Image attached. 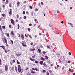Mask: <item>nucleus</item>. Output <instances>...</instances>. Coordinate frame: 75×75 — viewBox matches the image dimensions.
I'll use <instances>...</instances> for the list:
<instances>
[{
  "label": "nucleus",
  "mask_w": 75,
  "mask_h": 75,
  "mask_svg": "<svg viewBox=\"0 0 75 75\" xmlns=\"http://www.w3.org/2000/svg\"><path fill=\"white\" fill-rule=\"evenodd\" d=\"M45 59H48V57L47 56H45Z\"/></svg>",
  "instance_id": "5701e85b"
},
{
  "label": "nucleus",
  "mask_w": 75,
  "mask_h": 75,
  "mask_svg": "<svg viewBox=\"0 0 75 75\" xmlns=\"http://www.w3.org/2000/svg\"><path fill=\"white\" fill-rule=\"evenodd\" d=\"M30 45H33V42H31L30 43Z\"/></svg>",
  "instance_id": "052dcab7"
},
{
  "label": "nucleus",
  "mask_w": 75,
  "mask_h": 75,
  "mask_svg": "<svg viewBox=\"0 0 75 75\" xmlns=\"http://www.w3.org/2000/svg\"><path fill=\"white\" fill-rule=\"evenodd\" d=\"M10 40L11 41V42H12V44H13V40Z\"/></svg>",
  "instance_id": "b1692460"
},
{
  "label": "nucleus",
  "mask_w": 75,
  "mask_h": 75,
  "mask_svg": "<svg viewBox=\"0 0 75 75\" xmlns=\"http://www.w3.org/2000/svg\"><path fill=\"white\" fill-rule=\"evenodd\" d=\"M29 8H30L31 9H33V7L31 6H29Z\"/></svg>",
  "instance_id": "72a5a7b5"
},
{
  "label": "nucleus",
  "mask_w": 75,
  "mask_h": 75,
  "mask_svg": "<svg viewBox=\"0 0 75 75\" xmlns=\"http://www.w3.org/2000/svg\"><path fill=\"white\" fill-rule=\"evenodd\" d=\"M31 72L32 74H35V72H34V71L33 70L31 71Z\"/></svg>",
  "instance_id": "f3484780"
},
{
  "label": "nucleus",
  "mask_w": 75,
  "mask_h": 75,
  "mask_svg": "<svg viewBox=\"0 0 75 75\" xmlns=\"http://www.w3.org/2000/svg\"><path fill=\"white\" fill-rule=\"evenodd\" d=\"M9 7H11V4H9Z\"/></svg>",
  "instance_id": "2f4dec72"
},
{
  "label": "nucleus",
  "mask_w": 75,
  "mask_h": 75,
  "mask_svg": "<svg viewBox=\"0 0 75 75\" xmlns=\"http://www.w3.org/2000/svg\"><path fill=\"white\" fill-rule=\"evenodd\" d=\"M42 52H43V54H45V53H46V52H44V51H43Z\"/></svg>",
  "instance_id": "393cba45"
},
{
  "label": "nucleus",
  "mask_w": 75,
  "mask_h": 75,
  "mask_svg": "<svg viewBox=\"0 0 75 75\" xmlns=\"http://www.w3.org/2000/svg\"><path fill=\"white\" fill-rule=\"evenodd\" d=\"M49 72L51 73V72H52V71H51V70H49Z\"/></svg>",
  "instance_id": "09e8293b"
},
{
  "label": "nucleus",
  "mask_w": 75,
  "mask_h": 75,
  "mask_svg": "<svg viewBox=\"0 0 75 75\" xmlns=\"http://www.w3.org/2000/svg\"><path fill=\"white\" fill-rule=\"evenodd\" d=\"M47 75H50V73L48 72L47 73Z\"/></svg>",
  "instance_id": "79ce46f5"
},
{
  "label": "nucleus",
  "mask_w": 75,
  "mask_h": 75,
  "mask_svg": "<svg viewBox=\"0 0 75 75\" xmlns=\"http://www.w3.org/2000/svg\"><path fill=\"white\" fill-rule=\"evenodd\" d=\"M4 50L5 51V52H6V53H7V50L6 49H4Z\"/></svg>",
  "instance_id": "8fccbe9b"
},
{
  "label": "nucleus",
  "mask_w": 75,
  "mask_h": 75,
  "mask_svg": "<svg viewBox=\"0 0 75 75\" xmlns=\"http://www.w3.org/2000/svg\"><path fill=\"white\" fill-rule=\"evenodd\" d=\"M15 70L16 71V72H17V68H15Z\"/></svg>",
  "instance_id": "c756f323"
},
{
  "label": "nucleus",
  "mask_w": 75,
  "mask_h": 75,
  "mask_svg": "<svg viewBox=\"0 0 75 75\" xmlns=\"http://www.w3.org/2000/svg\"><path fill=\"white\" fill-rule=\"evenodd\" d=\"M12 62L13 63V64H14L15 62V60H13L12 61Z\"/></svg>",
  "instance_id": "4468645a"
},
{
  "label": "nucleus",
  "mask_w": 75,
  "mask_h": 75,
  "mask_svg": "<svg viewBox=\"0 0 75 75\" xmlns=\"http://www.w3.org/2000/svg\"><path fill=\"white\" fill-rule=\"evenodd\" d=\"M35 55H34V56H32V57L33 58H35Z\"/></svg>",
  "instance_id": "f704fd0d"
},
{
  "label": "nucleus",
  "mask_w": 75,
  "mask_h": 75,
  "mask_svg": "<svg viewBox=\"0 0 75 75\" xmlns=\"http://www.w3.org/2000/svg\"><path fill=\"white\" fill-rule=\"evenodd\" d=\"M2 17H5V14H2Z\"/></svg>",
  "instance_id": "a878e982"
},
{
  "label": "nucleus",
  "mask_w": 75,
  "mask_h": 75,
  "mask_svg": "<svg viewBox=\"0 0 75 75\" xmlns=\"http://www.w3.org/2000/svg\"><path fill=\"white\" fill-rule=\"evenodd\" d=\"M29 37L30 38H32V37H31V35H30Z\"/></svg>",
  "instance_id": "37998d69"
},
{
  "label": "nucleus",
  "mask_w": 75,
  "mask_h": 75,
  "mask_svg": "<svg viewBox=\"0 0 75 75\" xmlns=\"http://www.w3.org/2000/svg\"><path fill=\"white\" fill-rule=\"evenodd\" d=\"M21 55V54H16V55L17 57H18V56H20V55Z\"/></svg>",
  "instance_id": "aec40b11"
},
{
  "label": "nucleus",
  "mask_w": 75,
  "mask_h": 75,
  "mask_svg": "<svg viewBox=\"0 0 75 75\" xmlns=\"http://www.w3.org/2000/svg\"><path fill=\"white\" fill-rule=\"evenodd\" d=\"M35 63L36 64H38V61H35Z\"/></svg>",
  "instance_id": "58836bf2"
},
{
  "label": "nucleus",
  "mask_w": 75,
  "mask_h": 75,
  "mask_svg": "<svg viewBox=\"0 0 75 75\" xmlns=\"http://www.w3.org/2000/svg\"><path fill=\"white\" fill-rule=\"evenodd\" d=\"M36 11H37L38 10V9L37 8H36L35 9Z\"/></svg>",
  "instance_id": "c03bdc74"
},
{
  "label": "nucleus",
  "mask_w": 75,
  "mask_h": 75,
  "mask_svg": "<svg viewBox=\"0 0 75 75\" xmlns=\"http://www.w3.org/2000/svg\"><path fill=\"white\" fill-rule=\"evenodd\" d=\"M28 31L30 32L31 30V29H30V28H28Z\"/></svg>",
  "instance_id": "a211bd4d"
},
{
  "label": "nucleus",
  "mask_w": 75,
  "mask_h": 75,
  "mask_svg": "<svg viewBox=\"0 0 75 75\" xmlns=\"http://www.w3.org/2000/svg\"><path fill=\"white\" fill-rule=\"evenodd\" d=\"M69 55H71V53L70 52H69Z\"/></svg>",
  "instance_id": "6e6d98bb"
},
{
  "label": "nucleus",
  "mask_w": 75,
  "mask_h": 75,
  "mask_svg": "<svg viewBox=\"0 0 75 75\" xmlns=\"http://www.w3.org/2000/svg\"><path fill=\"white\" fill-rule=\"evenodd\" d=\"M34 50H35V48L32 49L31 50V51H34Z\"/></svg>",
  "instance_id": "bb28decb"
},
{
  "label": "nucleus",
  "mask_w": 75,
  "mask_h": 75,
  "mask_svg": "<svg viewBox=\"0 0 75 75\" xmlns=\"http://www.w3.org/2000/svg\"><path fill=\"white\" fill-rule=\"evenodd\" d=\"M8 0H6V2L5 3L6 4H7V3H8Z\"/></svg>",
  "instance_id": "dca6fc26"
},
{
  "label": "nucleus",
  "mask_w": 75,
  "mask_h": 75,
  "mask_svg": "<svg viewBox=\"0 0 75 75\" xmlns=\"http://www.w3.org/2000/svg\"><path fill=\"white\" fill-rule=\"evenodd\" d=\"M25 41H22V45H23V47H26V46H27V45H24V43H25Z\"/></svg>",
  "instance_id": "39448f33"
},
{
  "label": "nucleus",
  "mask_w": 75,
  "mask_h": 75,
  "mask_svg": "<svg viewBox=\"0 0 75 75\" xmlns=\"http://www.w3.org/2000/svg\"><path fill=\"white\" fill-rule=\"evenodd\" d=\"M73 75H75V73H73Z\"/></svg>",
  "instance_id": "774afa93"
},
{
  "label": "nucleus",
  "mask_w": 75,
  "mask_h": 75,
  "mask_svg": "<svg viewBox=\"0 0 75 75\" xmlns=\"http://www.w3.org/2000/svg\"><path fill=\"white\" fill-rule=\"evenodd\" d=\"M35 70H36V71H38V69H37L36 68H35Z\"/></svg>",
  "instance_id": "a19ab883"
},
{
  "label": "nucleus",
  "mask_w": 75,
  "mask_h": 75,
  "mask_svg": "<svg viewBox=\"0 0 75 75\" xmlns=\"http://www.w3.org/2000/svg\"><path fill=\"white\" fill-rule=\"evenodd\" d=\"M21 38L22 39V40H23L24 38V36H23V34H22L21 35Z\"/></svg>",
  "instance_id": "0eeeda50"
},
{
  "label": "nucleus",
  "mask_w": 75,
  "mask_h": 75,
  "mask_svg": "<svg viewBox=\"0 0 75 75\" xmlns=\"http://www.w3.org/2000/svg\"><path fill=\"white\" fill-rule=\"evenodd\" d=\"M70 26L71 27H74V25H73V24H72L71 23H70Z\"/></svg>",
  "instance_id": "ddd939ff"
},
{
  "label": "nucleus",
  "mask_w": 75,
  "mask_h": 75,
  "mask_svg": "<svg viewBox=\"0 0 75 75\" xmlns=\"http://www.w3.org/2000/svg\"><path fill=\"white\" fill-rule=\"evenodd\" d=\"M33 14H34V12H31V15H33Z\"/></svg>",
  "instance_id": "ea45409f"
},
{
  "label": "nucleus",
  "mask_w": 75,
  "mask_h": 75,
  "mask_svg": "<svg viewBox=\"0 0 75 75\" xmlns=\"http://www.w3.org/2000/svg\"><path fill=\"white\" fill-rule=\"evenodd\" d=\"M26 75H30V74H29V73H27Z\"/></svg>",
  "instance_id": "3c124183"
},
{
  "label": "nucleus",
  "mask_w": 75,
  "mask_h": 75,
  "mask_svg": "<svg viewBox=\"0 0 75 75\" xmlns=\"http://www.w3.org/2000/svg\"><path fill=\"white\" fill-rule=\"evenodd\" d=\"M26 1H25L23 3L24 4V3H26Z\"/></svg>",
  "instance_id": "680f3d73"
},
{
  "label": "nucleus",
  "mask_w": 75,
  "mask_h": 75,
  "mask_svg": "<svg viewBox=\"0 0 75 75\" xmlns=\"http://www.w3.org/2000/svg\"><path fill=\"white\" fill-rule=\"evenodd\" d=\"M1 59H0V65H1Z\"/></svg>",
  "instance_id": "e433bc0d"
},
{
  "label": "nucleus",
  "mask_w": 75,
  "mask_h": 75,
  "mask_svg": "<svg viewBox=\"0 0 75 75\" xmlns=\"http://www.w3.org/2000/svg\"><path fill=\"white\" fill-rule=\"evenodd\" d=\"M32 69V70H33L34 71V70H35V69H34V68H33Z\"/></svg>",
  "instance_id": "13d9d810"
},
{
  "label": "nucleus",
  "mask_w": 75,
  "mask_h": 75,
  "mask_svg": "<svg viewBox=\"0 0 75 75\" xmlns=\"http://www.w3.org/2000/svg\"><path fill=\"white\" fill-rule=\"evenodd\" d=\"M57 13H59V11H57Z\"/></svg>",
  "instance_id": "0e129e2a"
},
{
  "label": "nucleus",
  "mask_w": 75,
  "mask_h": 75,
  "mask_svg": "<svg viewBox=\"0 0 75 75\" xmlns=\"http://www.w3.org/2000/svg\"><path fill=\"white\" fill-rule=\"evenodd\" d=\"M26 18H27V17L25 16H24L23 17L24 19H26Z\"/></svg>",
  "instance_id": "c85d7f7f"
},
{
  "label": "nucleus",
  "mask_w": 75,
  "mask_h": 75,
  "mask_svg": "<svg viewBox=\"0 0 75 75\" xmlns=\"http://www.w3.org/2000/svg\"><path fill=\"white\" fill-rule=\"evenodd\" d=\"M11 23L14 25H15V23H14V20L13 19H11Z\"/></svg>",
  "instance_id": "20e7f679"
},
{
  "label": "nucleus",
  "mask_w": 75,
  "mask_h": 75,
  "mask_svg": "<svg viewBox=\"0 0 75 75\" xmlns=\"http://www.w3.org/2000/svg\"><path fill=\"white\" fill-rule=\"evenodd\" d=\"M0 47H1V48H2L4 50H5L6 49V48H5V47L3 46V45L2 46H1V45H0Z\"/></svg>",
  "instance_id": "1a4fd4ad"
},
{
  "label": "nucleus",
  "mask_w": 75,
  "mask_h": 75,
  "mask_svg": "<svg viewBox=\"0 0 75 75\" xmlns=\"http://www.w3.org/2000/svg\"><path fill=\"white\" fill-rule=\"evenodd\" d=\"M29 25V26L31 27V25H32V24H31V23H30Z\"/></svg>",
  "instance_id": "a18cd8bd"
},
{
  "label": "nucleus",
  "mask_w": 75,
  "mask_h": 75,
  "mask_svg": "<svg viewBox=\"0 0 75 75\" xmlns=\"http://www.w3.org/2000/svg\"><path fill=\"white\" fill-rule=\"evenodd\" d=\"M12 70H14V67H12Z\"/></svg>",
  "instance_id": "864d4df0"
},
{
  "label": "nucleus",
  "mask_w": 75,
  "mask_h": 75,
  "mask_svg": "<svg viewBox=\"0 0 75 75\" xmlns=\"http://www.w3.org/2000/svg\"><path fill=\"white\" fill-rule=\"evenodd\" d=\"M32 61H35V59H32Z\"/></svg>",
  "instance_id": "5fc2aeb1"
},
{
  "label": "nucleus",
  "mask_w": 75,
  "mask_h": 75,
  "mask_svg": "<svg viewBox=\"0 0 75 75\" xmlns=\"http://www.w3.org/2000/svg\"><path fill=\"white\" fill-rule=\"evenodd\" d=\"M68 63H69L71 62H70V61L69 60V61H68Z\"/></svg>",
  "instance_id": "e2e57ef3"
},
{
  "label": "nucleus",
  "mask_w": 75,
  "mask_h": 75,
  "mask_svg": "<svg viewBox=\"0 0 75 75\" xmlns=\"http://www.w3.org/2000/svg\"><path fill=\"white\" fill-rule=\"evenodd\" d=\"M25 37L26 38H27V34H25Z\"/></svg>",
  "instance_id": "69168bd1"
},
{
  "label": "nucleus",
  "mask_w": 75,
  "mask_h": 75,
  "mask_svg": "<svg viewBox=\"0 0 75 75\" xmlns=\"http://www.w3.org/2000/svg\"><path fill=\"white\" fill-rule=\"evenodd\" d=\"M23 14H25V11H23Z\"/></svg>",
  "instance_id": "c9c22d12"
},
{
  "label": "nucleus",
  "mask_w": 75,
  "mask_h": 75,
  "mask_svg": "<svg viewBox=\"0 0 75 75\" xmlns=\"http://www.w3.org/2000/svg\"><path fill=\"white\" fill-rule=\"evenodd\" d=\"M18 72H20L21 71L22 69L21 68V66L20 65H18Z\"/></svg>",
  "instance_id": "f257e3e1"
},
{
  "label": "nucleus",
  "mask_w": 75,
  "mask_h": 75,
  "mask_svg": "<svg viewBox=\"0 0 75 75\" xmlns=\"http://www.w3.org/2000/svg\"><path fill=\"white\" fill-rule=\"evenodd\" d=\"M30 59L31 61H32V60H33V59H32L31 57L30 58Z\"/></svg>",
  "instance_id": "4d7b16f0"
},
{
  "label": "nucleus",
  "mask_w": 75,
  "mask_h": 75,
  "mask_svg": "<svg viewBox=\"0 0 75 75\" xmlns=\"http://www.w3.org/2000/svg\"><path fill=\"white\" fill-rule=\"evenodd\" d=\"M2 41H3V42H4V41L6 43V44H7V40L5 38H4L3 39H2Z\"/></svg>",
  "instance_id": "f03ea898"
},
{
  "label": "nucleus",
  "mask_w": 75,
  "mask_h": 75,
  "mask_svg": "<svg viewBox=\"0 0 75 75\" xmlns=\"http://www.w3.org/2000/svg\"><path fill=\"white\" fill-rule=\"evenodd\" d=\"M17 18H18V17H19V15H18L17 14Z\"/></svg>",
  "instance_id": "49530a36"
},
{
  "label": "nucleus",
  "mask_w": 75,
  "mask_h": 75,
  "mask_svg": "<svg viewBox=\"0 0 75 75\" xmlns=\"http://www.w3.org/2000/svg\"><path fill=\"white\" fill-rule=\"evenodd\" d=\"M2 28L3 29H5V28H6V27L4 26H3Z\"/></svg>",
  "instance_id": "6ab92c4d"
},
{
  "label": "nucleus",
  "mask_w": 75,
  "mask_h": 75,
  "mask_svg": "<svg viewBox=\"0 0 75 75\" xmlns=\"http://www.w3.org/2000/svg\"><path fill=\"white\" fill-rule=\"evenodd\" d=\"M5 71H8V66L7 65L5 66Z\"/></svg>",
  "instance_id": "7ed1b4c3"
},
{
  "label": "nucleus",
  "mask_w": 75,
  "mask_h": 75,
  "mask_svg": "<svg viewBox=\"0 0 75 75\" xmlns=\"http://www.w3.org/2000/svg\"><path fill=\"white\" fill-rule=\"evenodd\" d=\"M71 69L70 68H69V72H71Z\"/></svg>",
  "instance_id": "473e14b6"
},
{
  "label": "nucleus",
  "mask_w": 75,
  "mask_h": 75,
  "mask_svg": "<svg viewBox=\"0 0 75 75\" xmlns=\"http://www.w3.org/2000/svg\"><path fill=\"white\" fill-rule=\"evenodd\" d=\"M9 28H11V25H9Z\"/></svg>",
  "instance_id": "de8ad7c7"
},
{
  "label": "nucleus",
  "mask_w": 75,
  "mask_h": 75,
  "mask_svg": "<svg viewBox=\"0 0 75 75\" xmlns=\"http://www.w3.org/2000/svg\"><path fill=\"white\" fill-rule=\"evenodd\" d=\"M42 72H43L44 73L46 72V71H45V70H43Z\"/></svg>",
  "instance_id": "4be33fe9"
},
{
  "label": "nucleus",
  "mask_w": 75,
  "mask_h": 75,
  "mask_svg": "<svg viewBox=\"0 0 75 75\" xmlns=\"http://www.w3.org/2000/svg\"><path fill=\"white\" fill-rule=\"evenodd\" d=\"M10 34L11 35H14V31H12L11 33Z\"/></svg>",
  "instance_id": "6e6552de"
},
{
  "label": "nucleus",
  "mask_w": 75,
  "mask_h": 75,
  "mask_svg": "<svg viewBox=\"0 0 75 75\" xmlns=\"http://www.w3.org/2000/svg\"><path fill=\"white\" fill-rule=\"evenodd\" d=\"M21 18H22L21 17L20 18L19 20H21Z\"/></svg>",
  "instance_id": "338daca9"
},
{
  "label": "nucleus",
  "mask_w": 75,
  "mask_h": 75,
  "mask_svg": "<svg viewBox=\"0 0 75 75\" xmlns=\"http://www.w3.org/2000/svg\"><path fill=\"white\" fill-rule=\"evenodd\" d=\"M39 63L40 65H42V64H43V61H41Z\"/></svg>",
  "instance_id": "9b49d317"
},
{
  "label": "nucleus",
  "mask_w": 75,
  "mask_h": 75,
  "mask_svg": "<svg viewBox=\"0 0 75 75\" xmlns=\"http://www.w3.org/2000/svg\"><path fill=\"white\" fill-rule=\"evenodd\" d=\"M59 67V65H57V68H58V67Z\"/></svg>",
  "instance_id": "bf43d9fd"
},
{
  "label": "nucleus",
  "mask_w": 75,
  "mask_h": 75,
  "mask_svg": "<svg viewBox=\"0 0 75 75\" xmlns=\"http://www.w3.org/2000/svg\"><path fill=\"white\" fill-rule=\"evenodd\" d=\"M17 4L18 5H19V4H20V2H18V3H17Z\"/></svg>",
  "instance_id": "603ef678"
},
{
  "label": "nucleus",
  "mask_w": 75,
  "mask_h": 75,
  "mask_svg": "<svg viewBox=\"0 0 75 75\" xmlns=\"http://www.w3.org/2000/svg\"><path fill=\"white\" fill-rule=\"evenodd\" d=\"M40 59H41V60L42 61H44V60H45V59L43 57H41Z\"/></svg>",
  "instance_id": "f8f14e48"
},
{
  "label": "nucleus",
  "mask_w": 75,
  "mask_h": 75,
  "mask_svg": "<svg viewBox=\"0 0 75 75\" xmlns=\"http://www.w3.org/2000/svg\"><path fill=\"white\" fill-rule=\"evenodd\" d=\"M17 62L18 64H20V62H18V60H17Z\"/></svg>",
  "instance_id": "cd10ccee"
},
{
  "label": "nucleus",
  "mask_w": 75,
  "mask_h": 75,
  "mask_svg": "<svg viewBox=\"0 0 75 75\" xmlns=\"http://www.w3.org/2000/svg\"><path fill=\"white\" fill-rule=\"evenodd\" d=\"M8 37H10V35H9V33H7V35H6Z\"/></svg>",
  "instance_id": "2eb2a0df"
},
{
  "label": "nucleus",
  "mask_w": 75,
  "mask_h": 75,
  "mask_svg": "<svg viewBox=\"0 0 75 75\" xmlns=\"http://www.w3.org/2000/svg\"><path fill=\"white\" fill-rule=\"evenodd\" d=\"M43 65L45 67H47V64H46V63H45V62H44Z\"/></svg>",
  "instance_id": "9d476101"
},
{
  "label": "nucleus",
  "mask_w": 75,
  "mask_h": 75,
  "mask_svg": "<svg viewBox=\"0 0 75 75\" xmlns=\"http://www.w3.org/2000/svg\"><path fill=\"white\" fill-rule=\"evenodd\" d=\"M12 9H10V12H9V14L10 15H11L12 14Z\"/></svg>",
  "instance_id": "423d86ee"
},
{
  "label": "nucleus",
  "mask_w": 75,
  "mask_h": 75,
  "mask_svg": "<svg viewBox=\"0 0 75 75\" xmlns=\"http://www.w3.org/2000/svg\"><path fill=\"white\" fill-rule=\"evenodd\" d=\"M20 28V25L19 24L18 25V29H19Z\"/></svg>",
  "instance_id": "412c9836"
},
{
  "label": "nucleus",
  "mask_w": 75,
  "mask_h": 75,
  "mask_svg": "<svg viewBox=\"0 0 75 75\" xmlns=\"http://www.w3.org/2000/svg\"><path fill=\"white\" fill-rule=\"evenodd\" d=\"M38 51L39 53H40L41 52V50H40L38 49Z\"/></svg>",
  "instance_id": "7c9ffc66"
},
{
  "label": "nucleus",
  "mask_w": 75,
  "mask_h": 75,
  "mask_svg": "<svg viewBox=\"0 0 75 75\" xmlns=\"http://www.w3.org/2000/svg\"><path fill=\"white\" fill-rule=\"evenodd\" d=\"M47 48L48 49V48H50V46H47Z\"/></svg>",
  "instance_id": "4c0bfd02"
}]
</instances>
